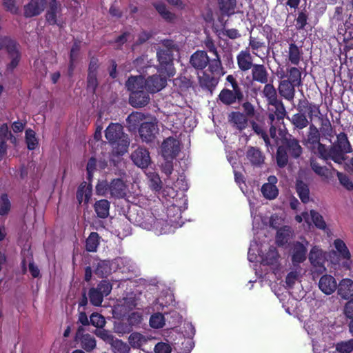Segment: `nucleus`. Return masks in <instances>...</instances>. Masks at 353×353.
<instances>
[{
	"instance_id": "6",
	"label": "nucleus",
	"mask_w": 353,
	"mask_h": 353,
	"mask_svg": "<svg viewBox=\"0 0 353 353\" xmlns=\"http://www.w3.org/2000/svg\"><path fill=\"white\" fill-rule=\"evenodd\" d=\"M344 11L342 6L336 7L334 18L343 22L339 24L337 41L347 43L349 40L353 39V14L343 13Z\"/></svg>"
},
{
	"instance_id": "20",
	"label": "nucleus",
	"mask_w": 353,
	"mask_h": 353,
	"mask_svg": "<svg viewBox=\"0 0 353 353\" xmlns=\"http://www.w3.org/2000/svg\"><path fill=\"white\" fill-rule=\"evenodd\" d=\"M130 138L128 134L123 133L115 139V143H108L112 148V154H125L128 152L130 146Z\"/></svg>"
},
{
	"instance_id": "32",
	"label": "nucleus",
	"mask_w": 353,
	"mask_h": 353,
	"mask_svg": "<svg viewBox=\"0 0 353 353\" xmlns=\"http://www.w3.org/2000/svg\"><path fill=\"white\" fill-rule=\"evenodd\" d=\"M124 133L123 127L119 123H110L105 130V137L108 143H115V139Z\"/></svg>"
},
{
	"instance_id": "41",
	"label": "nucleus",
	"mask_w": 353,
	"mask_h": 353,
	"mask_svg": "<svg viewBox=\"0 0 353 353\" xmlns=\"http://www.w3.org/2000/svg\"><path fill=\"white\" fill-rule=\"evenodd\" d=\"M302 52L301 48L292 42L289 44L288 60L293 65H298L301 61Z\"/></svg>"
},
{
	"instance_id": "59",
	"label": "nucleus",
	"mask_w": 353,
	"mask_h": 353,
	"mask_svg": "<svg viewBox=\"0 0 353 353\" xmlns=\"http://www.w3.org/2000/svg\"><path fill=\"white\" fill-rule=\"evenodd\" d=\"M103 296L102 293L96 288H92L89 292L90 301L95 306L101 305Z\"/></svg>"
},
{
	"instance_id": "52",
	"label": "nucleus",
	"mask_w": 353,
	"mask_h": 353,
	"mask_svg": "<svg viewBox=\"0 0 353 353\" xmlns=\"http://www.w3.org/2000/svg\"><path fill=\"white\" fill-rule=\"evenodd\" d=\"M174 156H162L160 161L162 172L169 176L172 172Z\"/></svg>"
},
{
	"instance_id": "8",
	"label": "nucleus",
	"mask_w": 353,
	"mask_h": 353,
	"mask_svg": "<svg viewBox=\"0 0 353 353\" xmlns=\"http://www.w3.org/2000/svg\"><path fill=\"white\" fill-rule=\"evenodd\" d=\"M266 245H261L259 248L256 241H252L248 250V258L250 262L257 261L259 256L261 259V263L265 265H274L277 263L279 259L278 253L274 247L269 248L268 252L265 255H261V249L265 248Z\"/></svg>"
},
{
	"instance_id": "39",
	"label": "nucleus",
	"mask_w": 353,
	"mask_h": 353,
	"mask_svg": "<svg viewBox=\"0 0 353 353\" xmlns=\"http://www.w3.org/2000/svg\"><path fill=\"white\" fill-rule=\"evenodd\" d=\"M165 183L166 185L163 190V194L164 197L167 198L169 203H176V199L180 197L181 194L185 195L183 192L177 193L176 190H175L176 188L171 185V183L168 179H165Z\"/></svg>"
},
{
	"instance_id": "9",
	"label": "nucleus",
	"mask_w": 353,
	"mask_h": 353,
	"mask_svg": "<svg viewBox=\"0 0 353 353\" xmlns=\"http://www.w3.org/2000/svg\"><path fill=\"white\" fill-rule=\"evenodd\" d=\"M334 250L332 251V265L347 270L352 265L351 254L346 244L341 239L334 241Z\"/></svg>"
},
{
	"instance_id": "1",
	"label": "nucleus",
	"mask_w": 353,
	"mask_h": 353,
	"mask_svg": "<svg viewBox=\"0 0 353 353\" xmlns=\"http://www.w3.org/2000/svg\"><path fill=\"white\" fill-rule=\"evenodd\" d=\"M175 201L167 204V220L157 219L149 214L143 220L140 219L135 221L143 229L152 230L158 235L173 232L176 228L182 226L181 212L187 208L188 204L186 196L183 194Z\"/></svg>"
},
{
	"instance_id": "56",
	"label": "nucleus",
	"mask_w": 353,
	"mask_h": 353,
	"mask_svg": "<svg viewBox=\"0 0 353 353\" xmlns=\"http://www.w3.org/2000/svg\"><path fill=\"white\" fill-rule=\"evenodd\" d=\"M26 143L30 150H34L38 145V141L35 137V132L28 129L26 131Z\"/></svg>"
},
{
	"instance_id": "26",
	"label": "nucleus",
	"mask_w": 353,
	"mask_h": 353,
	"mask_svg": "<svg viewBox=\"0 0 353 353\" xmlns=\"http://www.w3.org/2000/svg\"><path fill=\"white\" fill-rule=\"evenodd\" d=\"M277 179L275 176H270L268 182L264 183L261 187V193L263 196L269 200H273L279 194V190L276 186Z\"/></svg>"
},
{
	"instance_id": "48",
	"label": "nucleus",
	"mask_w": 353,
	"mask_h": 353,
	"mask_svg": "<svg viewBox=\"0 0 353 353\" xmlns=\"http://www.w3.org/2000/svg\"><path fill=\"white\" fill-rule=\"evenodd\" d=\"M99 244V236L97 232H91L85 241V248L88 252H95Z\"/></svg>"
},
{
	"instance_id": "53",
	"label": "nucleus",
	"mask_w": 353,
	"mask_h": 353,
	"mask_svg": "<svg viewBox=\"0 0 353 353\" xmlns=\"http://www.w3.org/2000/svg\"><path fill=\"white\" fill-rule=\"evenodd\" d=\"M291 230L290 227L285 226L277 231L276 242L279 245H284L287 243L291 235Z\"/></svg>"
},
{
	"instance_id": "58",
	"label": "nucleus",
	"mask_w": 353,
	"mask_h": 353,
	"mask_svg": "<svg viewBox=\"0 0 353 353\" xmlns=\"http://www.w3.org/2000/svg\"><path fill=\"white\" fill-rule=\"evenodd\" d=\"M133 163L139 168L145 169L151 163L150 156H131Z\"/></svg>"
},
{
	"instance_id": "63",
	"label": "nucleus",
	"mask_w": 353,
	"mask_h": 353,
	"mask_svg": "<svg viewBox=\"0 0 353 353\" xmlns=\"http://www.w3.org/2000/svg\"><path fill=\"white\" fill-rule=\"evenodd\" d=\"M86 84L87 90L94 94L99 85L97 75L88 74Z\"/></svg>"
},
{
	"instance_id": "44",
	"label": "nucleus",
	"mask_w": 353,
	"mask_h": 353,
	"mask_svg": "<svg viewBox=\"0 0 353 353\" xmlns=\"http://www.w3.org/2000/svg\"><path fill=\"white\" fill-rule=\"evenodd\" d=\"M285 77H286L285 80L288 81L297 86H299L301 84V72L299 69L296 67L287 68Z\"/></svg>"
},
{
	"instance_id": "49",
	"label": "nucleus",
	"mask_w": 353,
	"mask_h": 353,
	"mask_svg": "<svg viewBox=\"0 0 353 353\" xmlns=\"http://www.w3.org/2000/svg\"><path fill=\"white\" fill-rule=\"evenodd\" d=\"M250 123L254 132L263 139L266 146L270 145L271 149L273 150V146L270 145L269 137L263 127L254 121H250Z\"/></svg>"
},
{
	"instance_id": "25",
	"label": "nucleus",
	"mask_w": 353,
	"mask_h": 353,
	"mask_svg": "<svg viewBox=\"0 0 353 353\" xmlns=\"http://www.w3.org/2000/svg\"><path fill=\"white\" fill-rule=\"evenodd\" d=\"M83 327H79L76 333L75 341L81 343V346L86 352H90L96 347V341L89 334H83Z\"/></svg>"
},
{
	"instance_id": "12",
	"label": "nucleus",
	"mask_w": 353,
	"mask_h": 353,
	"mask_svg": "<svg viewBox=\"0 0 353 353\" xmlns=\"http://www.w3.org/2000/svg\"><path fill=\"white\" fill-rule=\"evenodd\" d=\"M251 216L253 219V228L259 229L264 226L269 225L272 228L277 229L283 223V219L277 214H274L270 217H261L256 214V210L254 208V203L249 199Z\"/></svg>"
},
{
	"instance_id": "21",
	"label": "nucleus",
	"mask_w": 353,
	"mask_h": 353,
	"mask_svg": "<svg viewBox=\"0 0 353 353\" xmlns=\"http://www.w3.org/2000/svg\"><path fill=\"white\" fill-rule=\"evenodd\" d=\"M130 138L128 134L123 133L115 139V143H108L112 148V154H125L128 152L130 146Z\"/></svg>"
},
{
	"instance_id": "31",
	"label": "nucleus",
	"mask_w": 353,
	"mask_h": 353,
	"mask_svg": "<svg viewBox=\"0 0 353 353\" xmlns=\"http://www.w3.org/2000/svg\"><path fill=\"white\" fill-rule=\"evenodd\" d=\"M268 72L263 64H254L252 68V79L253 81L265 84L268 81Z\"/></svg>"
},
{
	"instance_id": "7",
	"label": "nucleus",
	"mask_w": 353,
	"mask_h": 353,
	"mask_svg": "<svg viewBox=\"0 0 353 353\" xmlns=\"http://www.w3.org/2000/svg\"><path fill=\"white\" fill-rule=\"evenodd\" d=\"M281 137L275 140L277 149L276 154H301L302 148L299 141L289 133L279 134Z\"/></svg>"
},
{
	"instance_id": "37",
	"label": "nucleus",
	"mask_w": 353,
	"mask_h": 353,
	"mask_svg": "<svg viewBox=\"0 0 353 353\" xmlns=\"http://www.w3.org/2000/svg\"><path fill=\"white\" fill-rule=\"evenodd\" d=\"M199 83L201 87L205 88L209 90H213L219 83V78L215 75L209 74L205 72H203V75L199 77Z\"/></svg>"
},
{
	"instance_id": "62",
	"label": "nucleus",
	"mask_w": 353,
	"mask_h": 353,
	"mask_svg": "<svg viewBox=\"0 0 353 353\" xmlns=\"http://www.w3.org/2000/svg\"><path fill=\"white\" fill-rule=\"evenodd\" d=\"M165 324V319L163 314L157 313L150 317V325L154 328H161Z\"/></svg>"
},
{
	"instance_id": "40",
	"label": "nucleus",
	"mask_w": 353,
	"mask_h": 353,
	"mask_svg": "<svg viewBox=\"0 0 353 353\" xmlns=\"http://www.w3.org/2000/svg\"><path fill=\"white\" fill-rule=\"evenodd\" d=\"M92 195V188L86 183H81L77 192V199L79 203H88Z\"/></svg>"
},
{
	"instance_id": "61",
	"label": "nucleus",
	"mask_w": 353,
	"mask_h": 353,
	"mask_svg": "<svg viewBox=\"0 0 353 353\" xmlns=\"http://www.w3.org/2000/svg\"><path fill=\"white\" fill-rule=\"evenodd\" d=\"M320 290L325 294H331V278L330 276H323L319 283Z\"/></svg>"
},
{
	"instance_id": "55",
	"label": "nucleus",
	"mask_w": 353,
	"mask_h": 353,
	"mask_svg": "<svg viewBox=\"0 0 353 353\" xmlns=\"http://www.w3.org/2000/svg\"><path fill=\"white\" fill-rule=\"evenodd\" d=\"M296 191L298 194L303 203H307L309 201V189L307 185L302 181H298L296 182Z\"/></svg>"
},
{
	"instance_id": "15",
	"label": "nucleus",
	"mask_w": 353,
	"mask_h": 353,
	"mask_svg": "<svg viewBox=\"0 0 353 353\" xmlns=\"http://www.w3.org/2000/svg\"><path fill=\"white\" fill-rule=\"evenodd\" d=\"M143 85L150 93H157L163 89L167 85V79L161 74H153L145 79L142 76Z\"/></svg>"
},
{
	"instance_id": "36",
	"label": "nucleus",
	"mask_w": 353,
	"mask_h": 353,
	"mask_svg": "<svg viewBox=\"0 0 353 353\" xmlns=\"http://www.w3.org/2000/svg\"><path fill=\"white\" fill-rule=\"evenodd\" d=\"M339 294L345 299H347L353 296V281L350 279L342 280L338 289Z\"/></svg>"
},
{
	"instance_id": "28",
	"label": "nucleus",
	"mask_w": 353,
	"mask_h": 353,
	"mask_svg": "<svg viewBox=\"0 0 353 353\" xmlns=\"http://www.w3.org/2000/svg\"><path fill=\"white\" fill-rule=\"evenodd\" d=\"M237 65L240 70L248 71L254 66L253 58L249 50H241L236 56Z\"/></svg>"
},
{
	"instance_id": "24",
	"label": "nucleus",
	"mask_w": 353,
	"mask_h": 353,
	"mask_svg": "<svg viewBox=\"0 0 353 353\" xmlns=\"http://www.w3.org/2000/svg\"><path fill=\"white\" fill-rule=\"evenodd\" d=\"M158 129L152 122H143L139 128V133L143 141L152 142L155 139Z\"/></svg>"
},
{
	"instance_id": "57",
	"label": "nucleus",
	"mask_w": 353,
	"mask_h": 353,
	"mask_svg": "<svg viewBox=\"0 0 353 353\" xmlns=\"http://www.w3.org/2000/svg\"><path fill=\"white\" fill-rule=\"evenodd\" d=\"M110 345L114 353H129L128 345L119 339H114Z\"/></svg>"
},
{
	"instance_id": "2",
	"label": "nucleus",
	"mask_w": 353,
	"mask_h": 353,
	"mask_svg": "<svg viewBox=\"0 0 353 353\" xmlns=\"http://www.w3.org/2000/svg\"><path fill=\"white\" fill-rule=\"evenodd\" d=\"M305 330L311 336H316L313 341L314 350L317 353H331L329 350L331 335L330 322L328 317H319L318 320L308 319Z\"/></svg>"
},
{
	"instance_id": "60",
	"label": "nucleus",
	"mask_w": 353,
	"mask_h": 353,
	"mask_svg": "<svg viewBox=\"0 0 353 353\" xmlns=\"http://www.w3.org/2000/svg\"><path fill=\"white\" fill-rule=\"evenodd\" d=\"M308 14L305 9L299 12L296 19V28L298 30H303L307 23Z\"/></svg>"
},
{
	"instance_id": "22",
	"label": "nucleus",
	"mask_w": 353,
	"mask_h": 353,
	"mask_svg": "<svg viewBox=\"0 0 353 353\" xmlns=\"http://www.w3.org/2000/svg\"><path fill=\"white\" fill-rule=\"evenodd\" d=\"M181 149V141L173 137L165 139L161 145V154H179Z\"/></svg>"
},
{
	"instance_id": "27",
	"label": "nucleus",
	"mask_w": 353,
	"mask_h": 353,
	"mask_svg": "<svg viewBox=\"0 0 353 353\" xmlns=\"http://www.w3.org/2000/svg\"><path fill=\"white\" fill-rule=\"evenodd\" d=\"M269 105L272 106V108L269 109L268 119L270 122L272 123L276 120L279 122L283 121L287 114L283 102L278 100L276 103H272Z\"/></svg>"
},
{
	"instance_id": "47",
	"label": "nucleus",
	"mask_w": 353,
	"mask_h": 353,
	"mask_svg": "<svg viewBox=\"0 0 353 353\" xmlns=\"http://www.w3.org/2000/svg\"><path fill=\"white\" fill-rule=\"evenodd\" d=\"M219 8L221 12L228 16L234 13L236 0H219Z\"/></svg>"
},
{
	"instance_id": "17",
	"label": "nucleus",
	"mask_w": 353,
	"mask_h": 353,
	"mask_svg": "<svg viewBox=\"0 0 353 353\" xmlns=\"http://www.w3.org/2000/svg\"><path fill=\"white\" fill-rule=\"evenodd\" d=\"M228 119L231 126L239 132H242L248 126L249 119L241 112H231L228 114Z\"/></svg>"
},
{
	"instance_id": "23",
	"label": "nucleus",
	"mask_w": 353,
	"mask_h": 353,
	"mask_svg": "<svg viewBox=\"0 0 353 353\" xmlns=\"http://www.w3.org/2000/svg\"><path fill=\"white\" fill-rule=\"evenodd\" d=\"M209 63V57L204 50H196L190 57V64L196 70H203Z\"/></svg>"
},
{
	"instance_id": "35",
	"label": "nucleus",
	"mask_w": 353,
	"mask_h": 353,
	"mask_svg": "<svg viewBox=\"0 0 353 353\" xmlns=\"http://www.w3.org/2000/svg\"><path fill=\"white\" fill-rule=\"evenodd\" d=\"M61 11V5L57 2L49 3L48 9L46 13V20L50 25L57 24V14Z\"/></svg>"
},
{
	"instance_id": "4",
	"label": "nucleus",
	"mask_w": 353,
	"mask_h": 353,
	"mask_svg": "<svg viewBox=\"0 0 353 353\" xmlns=\"http://www.w3.org/2000/svg\"><path fill=\"white\" fill-rule=\"evenodd\" d=\"M143 83L142 75H131L125 82V87L130 92V103L137 108L145 106L150 99L149 94L150 92L147 90Z\"/></svg>"
},
{
	"instance_id": "33",
	"label": "nucleus",
	"mask_w": 353,
	"mask_h": 353,
	"mask_svg": "<svg viewBox=\"0 0 353 353\" xmlns=\"http://www.w3.org/2000/svg\"><path fill=\"white\" fill-rule=\"evenodd\" d=\"M145 119V115L139 112H133L126 119V125L130 132H135L139 130L141 122Z\"/></svg>"
},
{
	"instance_id": "38",
	"label": "nucleus",
	"mask_w": 353,
	"mask_h": 353,
	"mask_svg": "<svg viewBox=\"0 0 353 353\" xmlns=\"http://www.w3.org/2000/svg\"><path fill=\"white\" fill-rule=\"evenodd\" d=\"M289 119L294 128L299 130L305 128L310 123L308 119L303 112H298L297 113L294 114Z\"/></svg>"
},
{
	"instance_id": "51",
	"label": "nucleus",
	"mask_w": 353,
	"mask_h": 353,
	"mask_svg": "<svg viewBox=\"0 0 353 353\" xmlns=\"http://www.w3.org/2000/svg\"><path fill=\"white\" fill-rule=\"evenodd\" d=\"M146 342V337L138 332L132 333L129 336V343L133 347H140Z\"/></svg>"
},
{
	"instance_id": "30",
	"label": "nucleus",
	"mask_w": 353,
	"mask_h": 353,
	"mask_svg": "<svg viewBox=\"0 0 353 353\" xmlns=\"http://www.w3.org/2000/svg\"><path fill=\"white\" fill-rule=\"evenodd\" d=\"M296 87L298 86L288 81L283 79L279 83V92L285 99L291 101L294 98Z\"/></svg>"
},
{
	"instance_id": "29",
	"label": "nucleus",
	"mask_w": 353,
	"mask_h": 353,
	"mask_svg": "<svg viewBox=\"0 0 353 353\" xmlns=\"http://www.w3.org/2000/svg\"><path fill=\"white\" fill-rule=\"evenodd\" d=\"M309 259L313 266L316 267L317 271L323 272L325 268L324 267L325 256L322 250L317 247H314L310 253Z\"/></svg>"
},
{
	"instance_id": "10",
	"label": "nucleus",
	"mask_w": 353,
	"mask_h": 353,
	"mask_svg": "<svg viewBox=\"0 0 353 353\" xmlns=\"http://www.w3.org/2000/svg\"><path fill=\"white\" fill-rule=\"evenodd\" d=\"M314 123H310L309 132L305 141V146L310 150L312 154H331L327 153L325 145L320 141V129Z\"/></svg>"
},
{
	"instance_id": "34",
	"label": "nucleus",
	"mask_w": 353,
	"mask_h": 353,
	"mask_svg": "<svg viewBox=\"0 0 353 353\" xmlns=\"http://www.w3.org/2000/svg\"><path fill=\"white\" fill-rule=\"evenodd\" d=\"M109 190L112 196L118 198L124 197L127 193V187L121 179H114L112 181Z\"/></svg>"
},
{
	"instance_id": "43",
	"label": "nucleus",
	"mask_w": 353,
	"mask_h": 353,
	"mask_svg": "<svg viewBox=\"0 0 353 353\" xmlns=\"http://www.w3.org/2000/svg\"><path fill=\"white\" fill-rule=\"evenodd\" d=\"M208 70L213 75H223L224 74L220 56H215L212 59H209L208 63Z\"/></svg>"
},
{
	"instance_id": "13",
	"label": "nucleus",
	"mask_w": 353,
	"mask_h": 353,
	"mask_svg": "<svg viewBox=\"0 0 353 353\" xmlns=\"http://www.w3.org/2000/svg\"><path fill=\"white\" fill-rule=\"evenodd\" d=\"M159 63V71L168 77H172L175 74V69L173 64V53L169 48L161 49L157 52Z\"/></svg>"
},
{
	"instance_id": "50",
	"label": "nucleus",
	"mask_w": 353,
	"mask_h": 353,
	"mask_svg": "<svg viewBox=\"0 0 353 353\" xmlns=\"http://www.w3.org/2000/svg\"><path fill=\"white\" fill-rule=\"evenodd\" d=\"M146 175L148 176L150 187L155 191H159L162 188V182L159 174L156 172H148Z\"/></svg>"
},
{
	"instance_id": "45",
	"label": "nucleus",
	"mask_w": 353,
	"mask_h": 353,
	"mask_svg": "<svg viewBox=\"0 0 353 353\" xmlns=\"http://www.w3.org/2000/svg\"><path fill=\"white\" fill-rule=\"evenodd\" d=\"M263 95L266 98L268 105L272 103H276L278 99L276 90L271 83H265L263 90Z\"/></svg>"
},
{
	"instance_id": "5",
	"label": "nucleus",
	"mask_w": 353,
	"mask_h": 353,
	"mask_svg": "<svg viewBox=\"0 0 353 353\" xmlns=\"http://www.w3.org/2000/svg\"><path fill=\"white\" fill-rule=\"evenodd\" d=\"M225 80L230 84L232 89L228 88L222 89L218 95L219 101L227 106H231L236 103L240 105L245 98L242 88L236 79L232 74L228 75Z\"/></svg>"
},
{
	"instance_id": "42",
	"label": "nucleus",
	"mask_w": 353,
	"mask_h": 353,
	"mask_svg": "<svg viewBox=\"0 0 353 353\" xmlns=\"http://www.w3.org/2000/svg\"><path fill=\"white\" fill-rule=\"evenodd\" d=\"M306 251L307 250L303 244L300 243H295L292 252L293 263L295 264L303 262L305 259Z\"/></svg>"
},
{
	"instance_id": "3",
	"label": "nucleus",
	"mask_w": 353,
	"mask_h": 353,
	"mask_svg": "<svg viewBox=\"0 0 353 353\" xmlns=\"http://www.w3.org/2000/svg\"><path fill=\"white\" fill-rule=\"evenodd\" d=\"M296 110L298 112H303L310 123L319 125L321 132L324 136H331V123L327 117V109L323 110L320 105L303 97L299 100Z\"/></svg>"
},
{
	"instance_id": "18",
	"label": "nucleus",
	"mask_w": 353,
	"mask_h": 353,
	"mask_svg": "<svg viewBox=\"0 0 353 353\" xmlns=\"http://www.w3.org/2000/svg\"><path fill=\"white\" fill-rule=\"evenodd\" d=\"M46 5V0H30L23 6V16L26 18L39 16L44 10Z\"/></svg>"
},
{
	"instance_id": "14",
	"label": "nucleus",
	"mask_w": 353,
	"mask_h": 353,
	"mask_svg": "<svg viewBox=\"0 0 353 353\" xmlns=\"http://www.w3.org/2000/svg\"><path fill=\"white\" fill-rule=\"evenodd\" d=\"M336 139L332 141V154H347L353 150L347 134L343 132L336 133Z\"/></svg>"
},
{
	"instance_id": "16",
	"label": "nucleus",
	"mask_w": 353,
	"mask_h": 353,
	"mask_svg": "<svg viewBox=\"0 0 353 353\" xmlns=\"http://www.w3.org/2000/svg\"><path fill=\"white\" fill-rule=\"evenodd\" d=\"M10 141L14 145H17V139L10 130L7 123L0 125V154H6L8 150L7 141Z\"/></svg>"
},
{
	"instance_id": "11",
	"label": "nucleus",
	"mask_w": 353,
	"mask_h": 353,
	"mask_svg": "<svg viewBox=\"0 0 353 353\" xmlns=\"http://www.w3.org/2000/svg\"><path fill=\"white\" fill-rule=\"evenodd\" d=\"M129 263V261L125 258H117L112 261H100L97 263L96 268V274L105 276L110 274L112 271L115 272L121 270L122 272L129 270V268L125 267Z\"/></svg>"
},
{
	"instance_id": "46",
	"label": "nucleus",
	"mask_w": 353,
	"mask_h": 353,
	"mask_svg": "<svg viewBox=\"0 0 353 353\" xmlns=\"http://www.w3.org/2000/svg\"><path fill=\"white\" fill-rule=\"evenodd\" d=\"M95 211L100 218H105L109 214L110 204L107 200L97 201L94 205Z\"/></svg>"
},
{
	"instance_id": "64",
	"label": "nucleus",
	"mask_w": 353,
	"mask_h": 353,
	"mask_svg": "<svg viewBox=\"0 0 353 353\" xmlns=\"http://www.w3.org/2000/svg\"><path fill=\"white\" fill-rule=\"evenodd\" d=\"M336 349L339 353H350L353 350V339L338 343Z\"/></svg>"
},
{
	"instance_id": "54",
	"label": "nucleus",
	"mask_w": 353,
	"mask_h": 353,
	"mask_svg": "<svg viewBox=\"0 0 353 353\" xmlns=\"http://www.w3.org/2000/svg\"><path fill=\"white\" fill-rule=\"evenodd\" d=\"M310 221L313 223L316 228L321 230H325L326 224L323 216L314 210H311L309 214Z\"/></svg>"
},
{
	"instance_id": "19",
	"label": "nucleus",
	"mask_w": 353,
	"mask_h": 353,
	"mask_svg": "<svg viewBox=\"0 0 353 353\" xmlns=\"http://www.w3.org/2000/svg\"><path fill=\"white\" fill-rule=\"evenodd\" d=\"M130 138L128 134L123 133L115 139V143H108L112 148V154H125L128 152L130 146Z\"/></svg>"
}]
</instances>
